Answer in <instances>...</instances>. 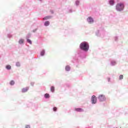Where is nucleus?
<instances>
[{"mask_svg":"<svg viewBox=\"0 0 128 128\" xmlns=\"http://www.w3.org/2000/svg\"><path fill=\"white\" fill-rule=\"evenodd\" d=\"M79 48L73 56V62L75 64L76 68L80 66V58L84 59L86 58V52L90 50V44L88 42L84 41L80 44Z\"/></svg>","mask_w":128,"mask_h":128,"instance_id":"f257e3e1","label":"nucleus"},{"mask_svg":"<svg viewBox=\"0 0 128 128\" xmlns=\"http://www.w3.org/2000/svg\"><path fill=\"white\" fill-rule=\"evenodd\" d=\"M98 98L100 102H106V96L103 94H100Z\"/></svg>","mask_w":128,"mask_h":128,"instance_id":"f03ea898","label":"nucleus"},{"mask_svg":"<svg viewBox=\"0 0 128 128\" xmlns=\"http://www.w3.org/2000/svg\"><path fill=\"white\" fill-rule=\"evenodd\" d=\"M124 4L122 3H120L117 4L116 6V10H117L118 12H120L121 10H124Z\"/></svg>","mask_w":128,"mask_h":128,"instance_id":"7ed1b4c3","label":"nucleus"},{"mask_svg":"<svg viewBox=\"0 0 128 128\" xmlns=\"http://www.w3.org/2000/svg\"><path fill=\"white\" fill-rule=\"evenodd\" d=\"M91 104H96L98 102V98L94 95L92 96L91 97Z\"/></svg>","mask_w":128,"mask_h":128,"instance_id":"20e7f679","label":"nucleus"},{"mask_svg":"<svg viewBox=\"0 0 128 128\" xmlns=\"http://www.w3.org/2000/svg\"><path fill=\"white\" fill-rule=\"evenodd\" d=\"M116 60H111L110 61V66H116Z\"/></svg>","mask_w":128,"mask_h":128,"instance_id":"39448f33","label":"nucleus"},{"mask_svg":"<svg viewBox=\"0 0 128 128\" xmlns=\"http://www.w3.org/2000/svg\"><path fill=\"white\" fill-rule=\"evenodd\" d=\"M74 110L76 112H84V109L82 108H74Z\"/></svg>","mask_w":128,"mask_h":128,"instance_id":"423d86ee","label":"nucleus"},{"mask_svg":"<svg viewBox=\"0 0 128 128\" xmlns=\"http://www.w3.org/2000/svg\"><path fill=\"white\" fill-rule=\"evenodd\" d=\"M87 20L89 24H92V22H94V19H92V18L91 16L88 17L87 18Z\"/></svg>","mask_w":128,"mask_h":128,"instance_id":"0eeeda50","label":"nucleus"},{"mask_svg":"<svg viewBox=\"0 0 128 128\" xmlns=\"http://www.w3.org/2000/svg\"><path fill=\"white\" fill-rule=\"evenodd\" d=\"M29 88H30L28 87H26V88H22V92L23 94H24V92H28V90Z\"/></svg>","mask_w":128,"mask_h":128,"instance_id":"6e6552de","label":"nucleus"},{"mask_svg":"<svg viewBox=\"0 0 128 128\" xmlns=\"http://www.w3.org/2000/svg\"><path fill=\"white\" fill-rule=\"evenodd\" d=\"M96 36H100V38H104V33L96 32Z\"/></svg>","mask_w":128,"mask_h":128,"instance_id":"1a4fd4ad","label":"nucleus"},{"mask_svg":"<svg viewBox=\"0 0 128 128\" xmlns=\"http://www.w3.org/2000/svg\"><path fill=\"white\" fill-rule=\"evenodd\" d=\"M18 44H24V39H22V38H20L19 40H18Z\"/></svg>","mask_w":128,"mask_h":128,"instance_id":"9d476101","label":"nucleus"},{"mask_svg":"<svg viewBox=\"0 0 128 128\" xmlns=\"http://www.w3.org/2000/svg\"><path fill=\"white\" fill-rule=\"evenodd\" d=\"M70 66L67 65L65 66L66 72H70Z\"/></svg>","mask_w":128,"mask_h":128,"instance_id":"9b49d317","label":"nucleus"},{"mask_svg":"<svg viewBox=\"0 0 128 128\" xmlns=\"http://www.w3.org/2000/svg\"><path fill=\"white\" fill-rule=\"evenodd\" d=\"M46 54V50H42L40 52V56H44Z\"/></svg>","mask_w":128,"mask_h":128,"instance_id":"f8f14e48","label":"nucleus"},{"mask_svg":"<svg viewBox=\"0 0 128 128\" xmlns=\"http://www.w3.org/2000/svg\"><path fill=\"white\" fill-rule=\"evenodd\" d=\"M6 68L8 70H12V66L10 64H8L6 66Z\"/></svg>","mask_w":128,"mask_h":128,"instance_id":"ddd939ff","label":"nucleus"},{"mask_svg":"<svg viewBox=\"0 0 128 128\" xmlns=\"http://www.w3.org/2000/svg\"><path fill=\"white\" fill-rule=\"evenodd\" d=\"M44 98H50V96L49 94L46 93L44 94Z\"/></svg>","mask_w":128,"mask_h":128,"instance_id":"4468645a","label":"nucleus"},{"mask_svg":"<svg viewBox=\"0 0 128 128\" xmlns=\"http://www.w3.org/2000/svg\"><path fill=\"white\" fill-rule=\"evenodd\" d=\"M50 90L52 92H54V90H56V89L54 86H51Z\"/></svg>","mask_w":128,"mask_h":128,"instance_id":"2eb2a0df","label":"nucleus"},{"mask_svg":"<svg viewBox=\"0 0 128 128\" xmlns=\"http://www.w3.org/2000/svg\"><path fill=\"white\" fill-rule=\"evenodd\" d=\"M32 37V34L28 33L26 36V39H30Z\"/></svg>","mask_w":128,"mask_h":128,"instance_id":"dca6fc26","label":"nucleus"},{"mask_svg":"<svg viewBox=\"0 0 128 128\" xmlns=\"http://www.w3.org/2000/svg\"><path fill=\"white\" fill-rule=\"evenodd\" d=\"M26 42L28 44H32V40L30 39H26Z\"/></svg>","mask_w":128,"mask_h":128,"instance_id":"f3484780","label":"nucleus"},{"mask_svg":"<svg viewBox=\"0 0 128 128\" xmlns=\"http://www.w3.org/2000/svg\"><path fill=\"white\" fill-rule=\"evenodd\" d=\"M50 18H52V16H46L43 18V20H50Z\"/></svg>","mask_w":128,"mask_h":128,"instance_id":"a211bd4d","label":"nucleus"},{"mask_svg":"<svg viewBox=\"0 0 128 128\" xmlns=\"http://www.w3.org/2000/svg\"><path fill=\"white\" fill-rule=\"evenodd\" d=\"M16 66H17V68H20V62H16Z\"/></svg>","mask_w":128,"mask_h":128,"instance_id":"6ab92c4d","label":"nucleus"},{"mask_svg":"<svg viewBox=\"0 0 128 128\" xmlns=\"http://www.w3.org/2000/svg\"><path fill=\"white\" fill-rule=\"evenodd\" d=\"M10 86H14V80H12L10 82Z\"/></svg>","mask_w":128,"mask_h":128,"instance_id":"aec40b11","label":"nucleus"},{"mask_svg":"<svg viewBox=\"0 0 128 128\" xmlns=\"http://www.w3.org/2000/svg\"><path fill=\"white\" fill-rule=\"evenodd\" d=\"M44 26H50V22L48 21H46L44 22Z\"/></svg>","mask_w":128,"mask_h":128,"instance_id":"412c9836","label":"nucleus"},{"mask_svg":"<svg viewBox=\"0 0 128 128\" xmlns=\"http://www.w3.org/2000/svg\"><path fill=\"white\" fill-rule=\"evenodd\" d=\"M114 0H110V4L111 5V6H114Z\"/></svg>","mask_w":128,"mask_h":128,"instance_id":"4be33fe9","label":"nucleus"},{"mask_svg":"<svg viewBox=\"0 0 128 128\" xmlns=\"http://www.w3.org/2000/svg\"><path fill=\"white\" fill-rule=\"evenodd\" d=\"M114 40L115 42H118V36H116L115 37H114Z\"/></svg>","mask_w":128,"mask_h":128,"instance_id":"5701e85b","label":"nucleus"},{"mask_svg":"<svg viewBox=\"0 0 128 128\" xmlns=\"http://www.w3.org/2000/svg\"><path fill=\"white\" fill-rule=\"evenodd\" d=\"M7 36L8 38H12V35L10 34H8Z\"/></svg>","mask_w":128,"mask_h":128,"instance_id":"b1692460","label":"nucleus"},{"mask_svg":"<svg viewBox=\"0 0 128 128\" xmlns=\"http://www.w3.org/2000/svg\"><path fill=\"white\" fill-rule=\"evenodd\" d=\"M124 78V76L123 75H120L119 76V80H122Z\"/></svg>","mask_w":128,"mask_h":128,"instance_id":"393cba45","label":"nucleus"},{"mask_svg":"<svg viewBox=\"0 0 128 128\" xmlns=\"http://www.w3.org/2000/svg\"><path fill=\"white\" fill-rule=\"evenodd\" d=\"M56 110H58V108L56 106L53 108V111L54 112H56Z\"/></svg>","mask_w":128,"mask_h":128,"instance_id":"a878e982","label":"nucleus"},{"mask_svg":"<svg viewBox=\"0 0 128 128\" xmlns=\"http://www.w3.org/2000/svg\"><path fill=\"white\" fill-rule=\"evenodd\" d=\"M34 82H30V86H34Z\"/></svg>","mask_w":128,"mask_h":128,"instance_id":"bb28decb","label":"nucleus"},{"mask_svg":"<svg viewBox=\"0 0 128 128\" xmlns=\"http://www.w3.org/2000/svg\"><path fill=\"white\" fill-rule=\"evenodd\" d=\"M25 128H30V125H26Z\"/></svg>","mask_w":128,"mask_h":128,"instance_id":"cd10ccee","label":"nucleus"},{"mask_svg":"<svg viewBox=\"0 0 128 128\" xmlns=\"http://www.w3.org/2000/svg\"><path fill=\"white\" fill-rule=\"evenodd\" d=\"M79 4H80V2H79V1H76V4L77 6H78Z\"/></svg>","mask_w":128,"mask_h":128,"instance_id":"c85d7f7f","label":"nucleus"},{"mask_svg":"<svg viewBox=\"0 0 128 128\" xmlns=\"http://www.w3.org/2000/svg\"><path fill=\"white\" fill-rule=\"evenodd\" d=\"M107 80H108V82H110V78H107Z\"/></svg>","mask_w":128,"mask_h":128,"instance_id":"c756f323","label":"nucleus"}]
</instances>
